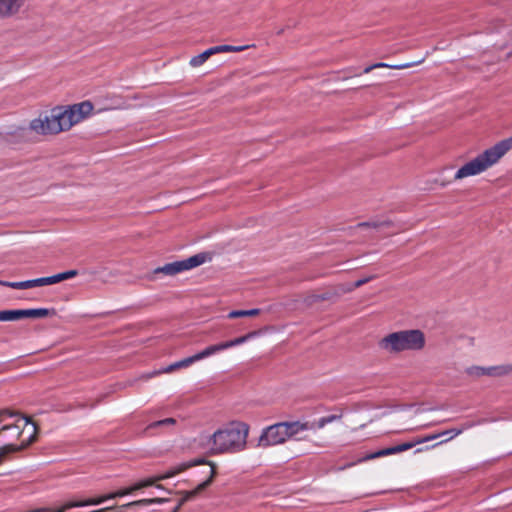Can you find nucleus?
<instances>
[{"mask_svg": "<svg viewBox=\"0 0 512 512\" xmlns=\"http://www.w3.org/2000/svg\"><path fill=\"white\" fill-rule=\"evenodd\" d=\"M0 438L8 443L0 450V476L11 471L3 464L11 459L10 454L25 449L32 444L38 435L39 427L31 420L11 409H0Z\"/></svg>", "mask_w": 512, "mask_h": 512, "instance_id": "f257e3e1", "label": "nucleus"}, {"mask_svg": "<svg viewBox=\"0 0 512 512\" xmlns=\"http://www.w3.org/2000/svg\"><path fill=\"white\" fill-rule=\"evenodd\" d=\"M93 111L90 101L73 104L65 108H54L50 115L40 116L30 123V128L38 134H58L70 130Z\"/></svg>", "mask_w": 512, "mask_h": 512, "instance_id": "f03ea898", "label": "nucleus"}, {"mask_svg": "<svg viewBox=\"0 0 512 512\" xmlns=\"http://www.w3.org/2000/svg\"><path fill=\"white\" fill-rule=\"evenodd\" d=\"M512 149V137L497 142L477 157L460 167L454 175L453 181L476 176L496 164L508 151Z\"/></svg>", "mask_w": 512, "mask_h": 512, "instance_id": "7ed1b4c3", "label": "nucleus"}, {"mask_svg": "<svg viewBox=\"0 0 512 512\" xmlns=\"http://www.w3.org/2000/svg\"><path fill=\"white\" fill-rule=\"evenodd\" d=\"M249 426L244 422H233L211 436V450L215 454L239 452L245 449Z\"/></svg>", "mask_w": 512, "mask_h": 512, "instance_id": "20e7f679", "label": "nucleus"}, {"mask_svg": "<svg viewBox=\"0 0 512 512\" xmlns=\"http://www.w3.org/2000/svg\"><path fill=\"white\" fill-rule=\"evenodd\" d=\"M313 425L309 422L284 421L265 427L257 442V447L268 448L284 444L287 440L294 438L300 432L311 430Z\"/></svg>", "mask_w": 512, "mask_h": 512, "instance_id": "39448f33", "label": "nucleus"}, {"mask_svg": "<svg viewBox=\"0 0 512 512\" xmlns=\"http://www.w3.org/2000/svg\"><path fill=\"white\" fill-rule=\"evenodd\" d=\"M473 426L472 423H466V424H463L460 428H452V429H448V430H445V431H442V432H439V433H434V434H430V435H427V436H424V437H416L413 441L411 442H405V443H402V444H399V445H396V446H392V447H388V448H384V449H381V450H378L374 453H371L369 455H367L364 460H371V459H375V458H380V457H384V456H389V455H392V454H397V453H400V452H404V451H407L411 448H413L414 446L418 445V444H422V443H425V442H428V441H432V440H435L439 437H442V436H448L446 439L444 440H441L440 442H437L431 446H427L426 448H418L415 453H420V452H423L424 450H427V449H433L441 444H444L450 440H452L453 438L457 437L458 435L462 434L465 430L471 428Z\"/></svg>", "mask_w": 512, "mask_h": 512, "instance_id": "423d86ee", "label": "nucleus"}, {"mask_svg": "<svg viewBox=\"0 0 512 512\" xmlns=\"http://www.w3.org/2000/svg\"><path fill=\"white\" fill-rule=\"evenodd\" d=\"M424 346V333L418 329L392 332L378 342L379 349L389 354L421 350Z\"/></svg>", "mask_w": 512, "mask_h": 512, "instance_id": "0eeeda50", "label": "nucleus"}, {"mask_svg": "<svg viewBox=\"0 0 512 512\" xmlns=\"http://www.w3.org/2000/svg\"><path fill=\"white\" fill-rule=\"evenodd\" d=\"M78 275L77 270H68L48 277H41L32 280L20 281V282H2L0 284L8 286L14 289H30L34 287H41L46 285H53L62 281L72 279Z\"/></svg>", "mask_w": 512, "mask_h": 512, "instance_id": "6e6552de", "label": "nucleus"}, {"mask_svg": "<svg viewBox=\"0 0 512 512\" xmlns=\"http://www.w3.org/2000/svg\"><path fill=\"white\" fill-rule=\"evenodd\" d=\"M207 260V256L204 253L196 254L191 256L185 260L175 261L172 263H167L162 267H159L155 270L156 273H164L166 275H176L180 272L190 270L192 268L198 267L205 263Z\"/></svg>", "mask_w": 512, "mask_h": 512, "instance_id": "1a4fd4ad", "label": "nucleus"}, {"mask_svg": "<svg viewBox=\"0 0 512 512\" xmlns=\"http://www.w3.org/2000/svg\"><path fill=\"white\" fill-rule=\"evenodd\" d=\"M251 47H255L254 44L251 45H242V46H233V45H218L213 46L205 50L199 55L192 57L189 61L190 66L199 67L203 65L212 55L219 53H227V52H242Z\"/></svg>", "mask_w": 512, "mask_h": 512, "instance_id": "9d476101", "label": "nucleus"}, {"mask_svg": "<svg viewBox=\"0 0 512 512\" xmlns=\"http://www.w3.org/2000/svg\"><path fill=\"white\" fill-rule=\"evenodd\" d=\"M212 355V352L210 350V347H206L204 350L190 356V357H187V358H184L180 361H177L175 363H172L170 364L168 367H166L163 372L165 373H171L177 369H181V368H187L189 367L190 365H192L193 363L197 362V361H200L204 358H207L209 356Z\"/></svg>", "mask_w": 512, "mask_h": 512, "instance_id": "9b49d317", "label": "nucleus"}, {"mask_svg": "<svg viewBox=\"0 0 512 512\" xmlns=\"http://www.w3.org/2000/svg\"><path fill=\"white\" fill-rule=\"evenodd\" d=\"M25 3L26 0H0V18L6 19L17 15Z\"/></svg>", "mask_w": 512, "mask_h": 512, "instance_id": "f8f14e48", "label": "nucleus"}, {"mask_svg": "<svg viewBox=\"0 0 512 512\" xmlns=\"http://www.w3.org/2000/svg\"><path fill=\"white\" fill-rule=\"evenodd\" d=\"M257 334H258V332L252 331V332L247 333L246 335L237 337V338H235L233 340H229V341H226V342H221V343H218V344L210 345L209 347H210V350H211L212 355H213V354H215L217 352H220V351H223L225 349H228V348H231V347L243 344L246 341H248L249 339L255 337Z\"/></svg>", "mask_w": 512, "mask_h": 512, "instance_id": "ddd939ff", "label": "nucleus"}, {"mask_svg": "<svg viewBox=\"0 0 512 512\" xmlns=\"http://www.w3.org/2000/svg\"><path fill=\"white\" fill-rule=\"evenodd\" d=\"M503 367H480V366H471L467 368L466 373L473 377H480L483 375L495 376L503 373Z\"/></svg>", "mask_w": 512, "mask_h": 512, "instance_id": "4468645a", "label": "nucleus"}, {"mask_svg": "<svg viewBox=\"0 0 512 512\" xmlns=\"http://www.w3.org/2000/svg\"><path fill=\"white\" fill-rule=\"evenodd\" d=\"M422 62H423V59L419 60L417 62H414V63H403V64H397V65H389L387 63L379 62V63L372 64L370 66H367L363 70V73L368 74L376 68H391V69H395V70H402V69H407L414 65L420 64Z\"/></svg>", "mask_w": 512, "mask_h": 512, "instance_id": "2eb2a0df", "label": "nucleus"}, {"mask_svg": "<svg viewBox=\"0 0 512 512\" xmlns=\"http://www.w3.org/2000/svg\"><path fill=\"white\" fill-rule=\"evenodd\" d=\"M22 310V319L23 318H44L51 314H54V310H49L47 308H37V309H21Z\"/></svg>", "mask_w": 512, "mask_h": 512, "instance_id": "dca6fc26", "label": "nucleus"}, {"mask_svg": "<svg viewBox=\"0 0 512 512\" xmlns=\"http://www.w3.org/2000/svg\"><path fill=\"white\" fill-rule=\"evenodd\" d=\"M260 312L261 310L257 308L250 310H232L228 313L227 317L229 319H235L240 317H253L259 315Z\"/></svg>", "mask_w": 512, "mask_h": 512, "instance_id": "f3484780", "label": "nucleus"}, {"mask_svg": "<svg viewBox=\"0 0 512 512\" xmlns=\"http://www.w3.org/2000/svg\"><path fill=\"white\" fill-rule=\"evenodd\" d=\"M22 319V310H2L0 311V321H16Z\"/></svg>", "mask_w": 512, "mask_h": 512, "instance_id": "a211bd4d", "label": "nucleus"}, {"mask_svg": "<svg viewBox=\"0 0 512 512\" xmlns=\"http://www.w3.org/2000/svg\"><path fill=\"white\" fill-rule=\"evenodd\" d=\"M392 222L390 220L385 221H369V222H361L356 225V228H373L380 229L382 227H390Z\"/></svg>", "mask_w": 512, "mask_h": 512, "instance_id": "6ab92c4d", "label": "nucleus"}, {"mask_svg": "<svg viewBox=\"0 0 512 512\" xmlns=\"http://www.w3.org/2000/svg\"><path fill=\"white\" fill-rule=\"evenodd\" d=\"M338 418H339V416H337V415H330V416L322 417L315 422L309 423V425H313L312 429H322L327 424L334 422Z\"/></svg>", "mask_w": 512, "mask_h": 512, "instance_id": "aec40b11", "label": "nucleus"}, {"mask_svg": "<svg viewBox=\"0 0 512 512\" xmlns=\"http://www.w3.org/2000/svg\"><path fill=\"white\" fill-rule=\"evenodd\" d=\"M176 423V420L174 418H166L163 420L155 421L151 423L147 428L152 429L156 427H162V426H169L174 425Z\"/></svg>", "mask_w": 512, "mask_h": 512, "instance_id": "412c9836", "label": "nucleus"}, {"mask_svg": "<svg viewBox=\"0 0 512 512\" xmlns=\"http://www.w3.org/2000/svg\"><path fill=\"white\" fill-rule=\"evenodd\" d=\"M374 278V276H371V277H368V278H364V279H360V280H357L354 285H353V288H359L361 287L362 285L368 283L370 280H372Z\"/></svg>", "mask_w": 512, "mask_h": 512, "instance_id": "4be33fe9", "label": "nucleus"}, {"mask_svg": "<svg viewBox=\"0 0 512 512\" xmlns=\"http://www.w3.org/2000/svg\"><path fill=\"white\" fill-rule=\"evenodd\" d=\"M451 182H452L451 180H449V181H442L440 184H441V186H446V185L450 184Z\"/></svg>", "mask_w": 512, "mask_h": 512, "instance_id": "5701e85b", "label": "nucleus"}, {"mask_svg": "<svg viewBox=\"0 0 512 512\" xmlns=\"http://www.w3.org/2000/svg\"><path fill=\"white\" fill-rule=\"evenodd\" d=\"M435 424L436 423L425 424V425L422 426V428H428V427L433 426Z\"/></svg>", "mask_w": 512, "mask_h": 512, "instance_id": "b1692460", "label": "nucleus"}]
</instances>
